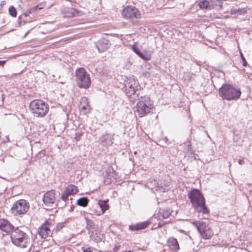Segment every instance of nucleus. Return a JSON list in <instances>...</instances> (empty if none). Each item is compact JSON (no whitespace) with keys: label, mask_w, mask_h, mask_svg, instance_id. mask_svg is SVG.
Listing matches in <instances>:
<instances>
[{"label":"nucleus","mask_w":252,"mask_h":252,"mask_svg":"<svg viewBox=\"0 0 252 252\" xmlns=\"http://www.w3.org/2000/svg\"><path fill=\"white\" fill-rule=\"evenodd\" d=\"M189 198L194 209L198 212L207 214L209 211L205 205V199L199 190L193 189L189 191Z\"/></svg>","instance_id":"obj_1"},{"label":"nucleus","mask_w":252,"mask_h":252,"mask_svg":"<svg viewBox=\"0 0 252 252\" xmlns=\"http://www.w3.org/2000/svg\"><path fill=\"white\" fill-rule=\"evenodd\" d=\"M10 237L12 243L18 247L25 248L31 246L28 235L19 227L15 228L11 231Z\"/></svg>","instance_id":"obj_2"},{"label":"nucleus","mask_w":252,"mask_h":252,"mask_svg":"<svg viewBox=\"0 0 252 252\" xmlns=\"http://www.w3.org/2000/svg\"><path fill=\"white\" fill-rule=\"evenodd\" d=\"M126 79L122 89L124 90L127 97H130L133 95H135V99H136V98L139 99L141 87L138 81L131 77H126Z\"/></svg>","instance_id":"obj_3"},{"label":"nucleus","mask_w":252,"mask_h":252,"mask_svg":"<svg viewBox=\"0 0 252 252\" xmlns=\"http://www.w3.org/2000/svg\"><path fill=\"white\" fill-rule=\"evenodd\" d=\"M30 109L34 117L42 118L49 111V105L41 99H35L30 103Z\"/></svg>","instance_id":"obj_4"},{"label":"nucleus","mask_w":252,"mask_h":252,"mask_svg":"<svg viewBox=\"0 0 252 252\" xmlns=\"http://www.w3.org/2000/svg\"><path fill=\"white\" fill-rule=\"evenodd\" d=\"M241 94L240 89L230 84H224L219 89L220 96L228 100L237 99L240 97Z\"/></svg>","instance_id":"obj_5"},{"label":"nucleus","mask_w":252,"mask_h":252,"mask_svg":"<svg viewBox=\"0 0 252 252\" xmlns=\"http://www.w3.org/2000/svg\"><path fill=\"white\" fill-rule=\"evenodd\" d=\"M75 80L77 86L80 88L88 89L91 85L90 75L83 67L77 68L75 71Z\"/></svg>","instance_id":"obj_6"},{"label":"nucleus","mask_w":252,"mask_h":252,"mask_svg":"<svg viewBox=\"0 0 252 252\" xmlns=\"http://www.w3.org/2000/svg\"><path fill=\"white\" fill-rule=\"evenodd\" d=\"M193 225L196 227L202 238L210 239L214 235V232L211 227L205 221L202 220L194 221Z\"/></svg>","instance_id":"obj_7"},{"label":"nucleus","mask_w":252,"mask_h":252,"mask_svg":"<svg viewBox=\"0 0 252 252\" xmlns=\"http://www.w3.org/2000/svg\"><path fill=\"white\" fill-rule=\"evenodd\" d=\"M29 208L30 205L27 200L20 199L13 204L10 211L14 216H21L25 214Z\"/></svg>","instance_id":"obj_8"},{"label":"nucleus","mask_w":252,"mask_h":252,"mask_svg":"<svg viewBox=\"0 0 252 252\" xmlns=\"http://www.w3.org/2000/svg\"><path fill=\"white\" fill-rule=\"evenodd\" d=\"M148 97L146 96H141L139 101L136 104V111L140 117H142L149 114L152 109L149 104H147Z\"/></svg>","instance_id":"obj_9"},{"label":"nucleus","mask_w":252,"mask_h":252,"mask_svg":"<svg viewBox=\"0 0 252 252\" xmlns=\"http://www.w3.org/2000/svg\"><path fill=\"white\" fill-rule=\"evenodd\" d=\"M53 227V221L51 220H47L38 228V233L41 238H46L48 236H51L52 234V228Z\"/></svg>","instance_id":"obj_10"},{"label":"nucleus","mask_w":252,"mask_h":252,"mask_svg":"<svg viewBox=\"0 0 252 252\" xmlns=\"http://www.w3.org/2000/svg\"><path fill=\"white\" fill-rule=\"evenodd\" d=\"M122 15L125 18L132 22L140 17V14L137 8L132 6H128L125 8L122 12Z\"/></svg>","instance_id":"obj_11"},{"label":"nucleus","mask_w":252,"mask_h":252,"mask_svg":"<svg viewBox=\"0 0 252 252\" xmlns=\"http://www.w3.org/2000/svg\"><path fill=\"white\" fill-rule=\"evenodd\" d=\"M43 201L47 207L52 208L56 205L55 204V191L52 190L45 193L42 198Z\"/></svg>","instance_id":"obj_12"},{"label":"nucleus","mask_w":252,"mask_h":252,"mask_svg":"<svg viewBox=\"0 0 252 252\" xmlns=\"http://www.w3.org/2000/svg\"><path fill=\"white\" fill-rule=\"evenodd\" d=\"M114 134L105 133L99 138L98 142L104 146H110L113 143Z\"/></svg>","instance_id":"obj_13"},{"label":"nucleus","mask_w":252,"mask_h":252,"mask_svg":"<svg viewBox=\"0 0 252 252\" xmlns=\"http://www.w3.org/2000/svg\"><path fill=\"white\" fill-rule=\"evenodd\" d=\"M14 226L7 220L4 219H0V229L6 233H11L14 229Z\"/></svg>","instance_id":"obj_14"},{"label":"nucleus","mask_w":252,"mask_h":252,"mask_svg":"<svg viewBox=\"0 0 252 252\" xmlns=\"http://www.w3.org/2000/svg\"><path fill=\"white\" fill-rule=\"evenodd\" d=\"M79 109L84 114H87L90 112L91 107L87 97H83L81 98L80 101Z\"/></svg>","instance_id":"obj_15"},{"label":"nucleus","mask_w":252,"mask_h":252,"mask_svg":"<svg viewBox=\"0 0 252 252\" xmlns=\"http://www.w3.org/2000/svg\"><path fill=\"white\" fill-rule=\"evenodd\" d=\"M167 245L170 250L173 252H177L180 247L176 239L170 237L167 240Z\"/></svg>","instance_id":"obj_16"},{"label":"nucleus","mask_w":252,"mask_h":252,"mask_svg":"<svg viewBox=\"0 0 252 252\" xmlns=\"http://www.w3.org/2000/svg\"><path fill=\"white\" fill-rule=\"evenodd\" d=\"M150 223V222L149 221L141 222L134 225H129V230L133 231L143 229L146 228Z\"/></svg>","instance_id":"obj_17"},{"label":"nucleus","mask_w":252,"mask_h":252,"mask_svg":"<svg viewBox=\"0 0 252 252\" xmlns=\"http://www.w3.org/2000/svg\"><path fill=\"white\" fill-rule=\"evenodd\" d=\"M96 47L99 52H103L108 48V41L105 39L99 40L96 45Z\"/></svg>","instance_id":"obj_18"},{"label":"nucleus","mask_w":252,"mask_h":252,"mask_svg":"<svg viewBox=\"0 0 252 252\" xmlns=\"http://www.w3.org/2000/svg\"><path fill=\"white\" fill-rule=\"evenodd\" d=\"M65 191L67 192L68 194L70 195H74L77 193L78 192L77 187L74 185H68L65 189Z\"/></svg>","instance_id":"obj_19"},{"label":"nucleus","mask_w":252,"mask_h":252,"mask_svg":"<svg viewBox=\"0 0 252 252\" xmlns=\"http://www.w3.org/2000/svg\"><path fill=\"white\" fill-rule=\"evenodd\" d=\"M89 200L87 197H82L77 200L76 204L80 206L85 207L87 206Z\"/></svg>","instance_id":"obj_20"},{"label":"nucleus","mask_w":252,"mask_h":252,"mask_svg":"<svg viewBox=\"0 0 252 252\" xmlns=\"http://www.w3.org/2000/svg\"><path fill=\"white\" fill-rule=\"evenodd\" d=\"M108 200H99L98 204L100 207L102 213H104L109 208V205L107 204Z\"/></svg>","instance_id":"obj_21"},{"label":"nucleus","mask_w":252,"mask_h":252,"mask_svg":"<svg viewBox=\"0 0 252 252\" xmlns=\"http://www.w3.org/2000/svg\"><path fill=\"white\" fill-rule=\"evenodd\" d=\"M132 50L141 59L145 60H149V59L146 58L144 54L142 53L139 50V49L136 46L133 45L132 46Z\"/></svg>","instance_id":"obj_22"},{"label":"nucleus","mask_w":252,"mask_h":252,"mask_svg":"<svg viewBox=\"0 0 252 252\" xmlns=\"http://www.w3.org/2000/svg\"><path fill=\"white\" fill-rule=\"evenodd\" d=\"M85 220L86 221V228L89 231L94 230L95 225L94 221L87 218H85Z\"/></svg>","instance_id":"obj_23"},{"label":"nucleus","mask_w":252,"mask_h":252,"mask_svg":"<svg viewBox=\"0 0 252 252\" xmlns=\"http://www.w3.org/2000/svg\"><path fill=\"white\" fill-rule=\"evenodd\" d=\"M172 212V210L170 209H165L160 212V214L163 219H167L171 215Z\"/></svg>","instance_id":"obj_24"},{"label":"nucleus","mask_w":252,"mask_h":252,"mask_svg":"<svg viewBox=\"0 0 252 252\" xmlns=\"http://www.w3.org/2000/svg\"><path fill=\"white\" fill-rule=\"evenodd\" d=\"M199 6L201 9H207L210 7V2L207 0H204L199 2Z\"/></svg>","instance_id":"obj_25"},{"label":"nucleus","mask_w":252,"mask_h":252,"mask_svg":"<svg viewBox=\"0 0 252 252\" xmlns=\"http://www.w3.org/2000/svg\"><path fill=\"white\" fill-rule=\"evenodd\" d=\"M9 13L12 17H16L17 15V11L15 8L13 6H11L9 8Z\"/></svg>","instance_id":"obj_26"},{"label":"nucleus","mask_w":252,"mask_h":252,"mask_svg":"<svg viewBox=\"0 0 252 252\" xmlns=\"http://www.w3.org/2000/svg\"><path fill=\"white\" fill-rule=\"evenodd\" d=\"M62 228H63V224H61V223H59V224H57L56 228L53 227L52 231L55 232L56 233H57L58 231L60 230Z\"/></svg>","instance_id":"obj_27"},{"label":"nucleus","mask_w":252,"mask_h":252,"mask_svg":"<svg viewBox=\"0 0 252 252\" xmlns=\"http://www.w3.org/2000/svg\"><path fill=\"white\" fill-rule=\"evenodd\" d=\"M42 8H43L42 7H39V5H36V6H33L32 8H31L29 9V13L34 12L35 11H37V10H38V9L40 10Z\"/></svg>","instance_id":"obj_28"},{"label":"nucleus","mask_w":252,"mask_h":252,"mask_svg":"<svg viewBox=\"0 0 252 252\" xmlns=\"http://www.w3.org/2000/svg\"><path fill=\"white\" fill-rule=\"evenodd\" d=\"M68 195H69L67 193V192L64 190L63 193L62 194L61 198L63 201H66L68 198Z\"/></svg>","instance_id":"obj_29"},{"label":"nucleus","mask_w":252,"mask_h":252,"mask_svg":"<svg viewBox=\"0 0 252 252\" xmlns=\"http://www.w3.org/2000/svg\"><path fill=\"white\" fill-rule=\"evenodd\" d=\"M31 13H29V9L28 10V12H25L24 13H23V15H20L19 16V20H21L22 18V16H24V17H27Z\"/></svg>","instance_id":"obj_30"},{"label":"nucleus","mask_w":252,"mask_h":252,"mask_svg":"<svg viewBox=\"0 0 252 252\" xmlns=\"http://www.w3.org/2000/svg\"><path fill=\"white\" fill-rule=\"evenodd\" d=\"M241 58L243 61V65L246 66L247 65L246 60L242 55H241Z\"/></svg>","instance_id":"obj_31"},{"label":"nucleus","mask_w":252,"mask_h":252,"mask_svg":"<svg viewBox=\"0 0 252 252\" xmlns=\"http://www.w3.org/2000/svg\"><path fill=\"white\" fill-rule=\"evenodd\" d=\"M83 252H93L90 248L85 249L83 248Z\"/></svg>","instance_id":"obj_32"},{"label":"nucleus","mask_w":252,"mask_h":252,"mask_svg":"<svg viewBox=\"0 0 252 252\" xmlns=\"http://www.w3.org/2000/svg\"><path fill=\"white\" fill-rule=\"evenodd\" d=\"M5 63L6 62L5 61H0V66H3Z\"/></svg>","instance_id":"obj_33"},{"label":"nucleus","mask_w":252,"mask_h":252,"mask_svg":"<svg viewBox=\"0 0 252 252\" xmlns=\"http://www.w3.org/2000/svg\"><path fill=\"white\" fill-rule=\"evenodd\" d=\"M238 162H239V164L242 165L244 163V161L243 160L240 159V160H239Z\"/></svg>","instance_id":"obj_34"},{"label":"nucleus","mask_w":252,"mask_h":252,"mask_svg":"<svg viewBox=\"0 0 252 252\" xmlns=\"http://www.w3.org/2000/svg\"><path fill=\"white\" fill-rule=\"evenodd\" d=\"M124 252H132L131 251H125Z\"/></svg>","instance_id":"obj_35"},{"label":"nucleus","mask_w":252,"mask_h":252,"mask_svg":"<svg viewBox=\"0 0 252 252\" xmlns=\"http://www.w3.org/2000/svg\"><path fill=\"white\" fill-rule=\"evenodd\" d=\"M137 152H134V154H136Z\"/></svg>","instance_id":"obj_36"}]
</instances>
